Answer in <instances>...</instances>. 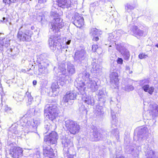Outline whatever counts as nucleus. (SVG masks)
Here are the masks:
<instances>
[{"mask_svg": "<svg viewBox=\"0 0 158 158\" xmlns=\"http://www.w3.org/2000/svg\"><path fill=\"white\" fill-rule=\"evenodd\" d=\"M118 77V73L114 72H112L110 75V81L115 84L118 83L119 82Z\"/></svg>", "mask_w": 158, "mask_h": 158, "instance_id": "obj_9", "label": "nucleus"}, {"mask_svg": "<svg viewBox=\"0 0 158 158\" xmlns=\"http://www.w3.org/2000/svg\"><path fill=\"white\" fill-rule=\"evenodd\" d=\"M92 51L93 52H96L99 54H101L102 52V48L96 44H94L92 45Z\"/></svg>", "mask_w": 158, "mask_h": 158, "instance_id": "obj_12", "label": "nucleus"}, {"mask_svg": "<svg viewBox=\"0 0 158 158\" xmlns=\"http://www.w3.org/2000/svg\"><path fill=\"white\" fill-rule=\"evenodd\" d=\"M48 114L49 118L52 121H53L56 118L57 113H55L54 112H48Z\"/></svg>", "mask_w": 158, "mask_h": 158, "instance_id": "obj_15", "label": "nucleus"}, {"mask_svg": "<svg viewBox=\"0 0 158 158\" xmlns=\"http://www.w3.org/2000/svg\"><path fill=\"white\" fill-rule=\"evenodd\" d=\"M6 19L4 17H3V21H4V20H5Z\"/></svg>", "mask_w": 158, "mask_h": 158, "instance_id": "obj_34", "label": "nucleus"}, {"mask_svg": "<svg viewBox=\"0 0 158 158\" xmlns=\"http://www.w3.org/2000/svg\"><path fill=\"white\" fill-rule=\"evenodd\" d=\"M3 44H2V46H4L6 47H7L9 45L10 40L7 38L4 39L3 40Z\"/></svg>", "mask_w": 158, "mask_h": 158, "instance_id": "obj_19", "label": "nucleus"}, {"mask_svg": "<svg viewBox=\"0 0 158 158\" xmlns=\"http://www.w3.org/2000/svg\"><path fill=\"white\" fill-rule=\"evenodd\" d=\"M19 148L17 147H14L10 151V154L13 157L19 158V155L18 149Z\"/></svg>", "mask_w": 158, "mask_h": 158, "instance_id": "obj_10", "label": "nucleus"}, {"mask_svg": "<svg viewBox=\"0 0 158 158\" xmlns=\"http://www.w3.org/2000/svg\"><path fill=\"white\" fill-rule=\"evenodd\" d=\"M70 40L68 42H67V44H70Z\"/></svg>", "mask_w": 158, "mask_h": 158, "instance_id": "obj_32", "label": "nucleus"}, {"mask_svg": "<svg viewBox=\"0 0 158 158\" xmlns=\"http://www.w3.org/2000/svg\"><path fill=\"white\" fill-rule=\"evenodd\" d=\"M142 89L145 92H148L151 95L152 94L154 91V87L152 86L150 87L148 84L143 85Z\"/></svg>", "mask_w": 158, "mask_h": 158, "instance_id": "obj_7", "label": "nucleus"}, {"mask_svg": "<svg viewBox=\"0 0 158 158\" xmlns=\"http://www.w3.org/2000/svg\"><path fill=\"white\" fill-rule=\"evenodd\" d=\"M155 46H156L157 48H158V43L155 45Z\"/></svg>", "mask_w": 158, "mask_h": 158, "instance_id": "obj_33", "label": "nucleus"}, {"mask_svg": "<svg viewBox=\"0 0 158 158\" xmlns=\"http://www.w3.org/2000/svg\"><path fill=\"white\" fill-rule=\"evenodd\" d=\"M85 102L88 105L91 104L92 103L91 99L89 98H86V99L85 100Z\"/></svg>", "mask_w": 158, "mask_h": 158, "instance_id": "obj_23", "label": "nucleus"}, {"mask_svg": "<svg viewBox=\"0 0 158 158\" xmlns=\"http://www.w3.org/2000/svg\"><path fill=\"white\" fill-rule=\"evenodd\" d=\"M132 31L136 36H140L143 35V32L138 29V28L137 26H134L133 27Z\"/></svg>", "mask_w": 158, "mask_h": 158, "instance_id": "obj_11", "label": "nucleus"}, {"mask_svg": "<svg viewBox=\"0 0 158 158\" xmlns=\"http://www.w3.org/2000/svg\"><path fill=\"white\" fill-rule=\"evenodd\" d=\"M51 88L52 89V92L54 95H57L59 93L58 85L57 84L55 83H53L52 85Z\"/></svg>", "mask_w": 158, "mask_h": 158, "instance_id": "obj_13", "label": "nucleus"}, {"mask_svg": "<svg viewBox=\"0 0 158 158\" xmlns=\"http://www.w3.org/2000/svg\"><path fill=\"white\" fill-rule=\"evenodd\" d=\"M65 126L70 133L73 135L78 133L80 129L79 125L76 122L71 120L66 121Z\"/></svg>", "mask_w": 158, "mask_h": 158, "instance_id": "obj_1", "label": "nucleus"}, {"mask_svg": "<svg viewBox=\"0 0 158 158\" xmlns=\"http://www.w3.org/2000/svg\"><path fill=\"white\" fill-rule=\"evenodd\" d=\"M33 84L34 85H36L37 84V81L36 80H34L32 82Z\"/></svg>", "mask_w": 158, "mask_h": 158, "instance_id": "obj_30", "label": "nucleus"}, {"mask_svg": "<svg viewBox=\"0 0 158 158\" xmlns=\"http://www.w3.org/2000/svg\"><path fill=\"white\" fill-rule=\"evenodd\" d=\"M123 55H124V56H126V55L124 54ZM126 57H127V58H126V59H127V60H128V59L129 58V55H126Z\"/></svg>", "mask_w": 158, "mask_h": 158, "instance_id": "obj_31", "label": "nucleus"}, {"mask_svg": "<svg viewBox=\"0 0 158 158\" xmlns=\"http://www.w3.org/2000/svg\"><path fill=\"white\" fill-rule=\"evenodd\" d=\"M49 44L50 47H53L55 49L53 50H56L57 48L58 49V47H61L63 42L62 40L59 36H54L50 38L49 40Z\"/></svg>", "mask_w": 158, "mask_h": 158, "instance_id": "obj_2", "label": "nucleus"}, {"mask_svg": "<svg viewBox=\"0 0 158 158\" xmlns=\"http://www.w3.org/2000/svg\"><path fill=\"white\" fill-rule=\"evenodd\" d=\"M74 24L77 27L81 28L84 25V19L80 16L78 17L77 20L75 21Z\"/></svg>", "mask_w": 158, "mask_h": 158, "instance_id": "obj_8", "label": "nucleus"}, {"mask_svg": "<svg viewBox=\"0 0 158 158\" xmlns=\"http://www.w3.org/2000/svg\"><path fill=\"white\" fill-rule=\"evenodd\" d=\"M67 93L68 94L70 99L71 100H74L76 99L77 95L75 93L72 91L67 92Z\"/></svg>", "mask_w": 158, "mask_h": 158, "instance_id": "obj_16", "label": "nucleus"}, {"mask_svg": "<svg viewBox=\"0 0 158 158\" xmlns=\"http://www.w3.org/2000/svg\"><path fill=\"white\" fill-rule=\"evenodd\" d=\"M19 36V34H18V36Z\"/></svg>", "mask_w": 158, "mask_h": 158, "instance_id": "obj_36", "label": "nucleus"}, {"mask_svg": "<svg viewBox=\"0 0 158 158\" xmlns=\"http://www.w3.org/2000/svg\"><path fill=\"white\" fill-rule=\"evenodd\" d=\"M148 57L147 55L143 53H140L138 55V57L140 59H143L146 58Z\"/></svg>", "mask_w": 158, "mask_h": 158, "instance_id": "obj_21", "label": "nucleus"}, {"mask_svg": "<svg viewBox=\"0 0 158 158\" xmlns=\"http://www.w3.org/2000/svg\"><path fill=\"white\" fill-rule=\"evenodd\" d=\"M3 2L6 4L10 5V1L9 0H3Z\"/></svg>", "mask_w": 158, "mask_h": 158, "instance_id": "obj_26", "label": "nucleus"}, {"mask_svg": "<svg viewBox=\"0 0 158 158\" xmlns=\"http://www.w3.org/2000/svg\"><path fill=\"white\" fill-rule=\"evenodd\" d=\"M4 107V110L5 111L10 112V111L11 110V108L10 107H8L7 105H5Z\"/></svg>", "mask_w": 158, "mask_h": 158, "instance_id": "obj_22", "label": "nucleus"}, {"mask_svg": "<svg viewBox=\"0 0 158 158\" xmlns=\"http://www.w3.org/2000/svg\"><path fill=\"white\" fill-rule=\"evenodd\" d=\"M50 23L53 31L57 32H59L60 29L64 26L63 20L61 19L59 17L54 19L53 21Z\"/></svg>", "mask_w": 158, "mask_h": 158, "instance_id": "obj_4", "label": "nucleus"}, {"mask_svg": "<svg viewBox=\"0 0 158 158\" xmlns=\"http://www.w3.org/2000/svg\"><path fill=\"white\" fill-rule=\"evenodd\" d=\"M117 62L118 64H122L123 63V60L121 58H118L117 60Z\"/></svg>", "mask_w": 158, "mask_h": 158, "instance_id": "obj_24", "label": "nucleus"}, {"mask_svg": "<svg viewBox=\"0 0 158 158\" xmlns=\"http://www.w3.org/2000/svg\"><path fill=\"white\" fill-rule=\"evenodd\" d=\"M49 112H54L56 113V106L55 105L50 106L48 107Z\"/></svg>", "mask_w": 158, "mask_h": 158, "instance_id": "obj_18", "label": "nucleus"}, {"mask_svg": "<svg viewBox=\"0 0 158 158\" xmlns=\"http://www.w3.org/2000/svg\"><path fill=\"white\" fill-rule=\"evenodd\" d=\"M31 34L28 32H26L23 34L20 35V37L24 38V40L26 41H28L31 38Z\"/></svg>", "mask_w": 158, "mask_h": 158, "instance_id": "obj_14", "label": "nucleus"}, {"mask_svg": "<svg viewBox=\"0 0 158 158\" xmlns=\"http://www.w3.org/2000/svg\"><path fill=\"white\" fill-rule=\"evenodd\" d=\"M43 155L45 157L49 158H54L55 156V154L53 149L51 147H46L43 149Z\"/></svg>", "mask_w": 158, "mask_h": 158, "instance_id": "obj_5", "label": "nucleus"}, {"mask_svg": "<svg viewBox=\"0 0 158 158\" xmlns=\"http://www.w3.org/2000/svg\"><path fill=\"white\" fill-rule=\"evenodd\" d=\"M92 31L93 32L92 35H96L97 32L98 31V30L96 28H93L92 29Z\"/></svg>", "mask_w": 158, "mask_h": 158, "instance_id": "obj_25", "label": "nucleus"}, {"mask_svg": "<svg viewBox=\"0 0 158 158\" xmlns=\"http://www.w3.org/2000/svg\"><path fill=\"white\" fill-rule=\"evenodd\" d=\"M58 137V135L56 132L52 131L44 137V141L50 145L55 144L57 143Z\"/></svg>", "mask_w": 158, "mask_h": 158, "instance_id": "obj_3", "label": "nucleus"}, {"mask_svg": "<svg viewBox=\"0 0 158 158\" xmlns=\"http://www.w3.org/2000/svg\"><path fill=\"white\" fill-rule=\"evenodd\" d=\"M71 100V99H70L68 94L67 93L63 98V101L64 103H68L69 100Z\"/></svg>", "mask_w": 158, "mask_h": 158, "instance_id": "obj_17", "label": "nucleus"}, {"mask_svg": "<svg viewBox=\"0 0 158 158\" xmlns=\"http://www.w3.org/2000/svg\"><path fill=\"white\" fill-rule=\"evenodd\" d=\"M45 2V0H38L39 3H44V2Z\"/></svg>", "mask_w": 158, "mask_h": 158, "instance_id": "obj_29", "label": "nucleus"}, {"mask_svg": "<svg viewBox=\"0 0 158 158\" xmlns=\"http://www.w3.org/2000/svg\"><path fill=\"white\" fill-rule=\"evenodd\" d=\"M77 53H76H76H75V55H77Z\"/></svg>", "mask_w": 158, "mask_h": 158, "instance_id": "obj_35", "label": "nucleus"}, {"mask_svg": "<svg viewBox=\"0 0 158 158\" xmlns=\"http://www.w3.org/2000/svg\"><path fill=\"white\" fill-rule=\"evenodd\" d=\"M126 7L127 8V10L129 9H132V7L130 5H127L126 6Z\"/></svg>", "mask_w": 158, "mask_h": 158, "instance_id": "obj_28", "label": "nucleus"}, {"mask_svg": "<svg viewBox=\"0 0 158 158\" xmlns=\"http://www.w3.org/2000/svg\"><path fill=\"white\" fill-rule=\"evenodd\" d=\"M57 5L60 7L64 8H68L71 6V0H56Z\"/></svg>", "mask_w": 158, "mask_h": 158, "instance_id": "obj_6", "label": "nucleus"}, {"mask_svg": "<svg viewBox=\"0 0 158 158\" xmlns=\"http://www.w3.org/2000/svg\"><path fill=\"white\" fill-rule=\"evenodd\" d=\"M100 133L98 132H95L94 133V137L96 141H98L99 140V139L98 138V135H100Z\"/></svg>", "mask_w": 158, "mask_h": 158, "instance_id": "obj_20", "label": "nucleus"}, {"mask_svg": "<svg viewBox=\"0 0 158 158\" xmlns=\"http://www.w3.org/2000/svg\"><path fill=\"white\" fill-rule=\"evenodd\" d=\"M99 40V38L98 36L94 37L92 39V40L94 41H97Z\"/></svg>", "mask_w": 158, "mask_h": 158, "instance_id": "obj_27", "label": "nucleus"}]
</instances>
